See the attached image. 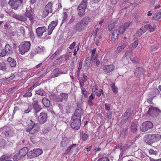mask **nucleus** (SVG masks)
I'll use <instances>...</instances> for the list:
<instances>
[{"label":"nucleus","instance_id":"1","mask_svg":"<svg viewBox=\"0 0 161 161\" xmlns=\"http://www.w3.org/2000/svg\"><path fill=\"white\" fill-rule=\"evenodd\" d=\"M81 116V111L80 109H77L74 114L72 116L70 121L71 127L75 130L79 129L81 125L80 118Z\"/></svg>","mask_w":161,"mask_h":161},{"label":"nucleus","instance_id":"2","mask_svg":"<svg viewBox=\"0 0 161 161\" xmlns=\"http://www.w3.org/2000/svg\"><path fill=\"white\" fill-rule=\"evenodd\" d=\"M39 127L37 123L32 119L30 120L25 127V130L30 134H34L37 133L39 130Z\"/></svg>","mask_w":161,"mask_h":161},{"label":"nucleus","instance_id":"3","mask_svg":"<svg viewBox=\"0 0 161 161\" xmlns=\"http://www.w3.org/2000/svg\"><path fill=\"white\" fill-rule=\"evenodd\" d=\"M145 142L148 144L151 145L153 143L157 142L161 139V136L159 134H148L145 137Z\"/></svg>","mask_w":161,"mask_h":161},{"label":"nucleus","instance_id":"4","mask_svg":"<svg viewBox=\"0 0 161 161\" xmlns=\"http://www.w3.org/2000/svg\"><path fill=\"white\" fill-rule=\"evenodd\" d=\"M31 46V42L29 41L22 42L18 47L19 53L21 55L24 54L29 50Z\"/></svg>","mask_w":161,"mask_h":161},{"label":"nucleus","instance_id":"5","mask_svg":"<svg viewBox=\"0 0 161 161\" xmlns=\"http://www.w3.org/2000/svg\"><path fill=\"white\" fill-rule=\"evenodd\" d=\"M146 115L153 117H157L158 116L161 117V112L157 108L151 106L147 112Z\"/></svg>","mask_w":161,"mask_h":161},{"label":"nucleus","instance_id":"6","mask_svg":"<svg viewBox=\"0 0 161 161\" xmlns=\"http://www.w3.org/2000/svg\"><path fill=\"white\" fill-rule=\"evenodd\" d=\"M87 0H82V2L78 7V15L82 16L85 14V10L87 7Z\"/></svg>","mask_w":161,"mask_h":161},{"label":"nucleus","instance_id":"7","mask_svg":"<svg viewBox=\"0 0 161 161\" xmlns=\"http://www.w3.org/2000/svg\"><path fill=\"white\" fill-rule=\"evenodd\" d=\"M153 127V123L150 121H146L143 122L141 128V130L143 132H145Z\"/></svg>","mask_w":161,"mask_h":161},{"label":"nucleus","instance_id":"8","mask_svg":"<svg viewBox=\"0 0 161 161\" xmlns=\"http://www.w3.org/2000/svg\"><path fill=\"white\" fill-rule=\"evenodd\" d=\"M8 4L11 6V8L17 10L21 3L20 1L14 0H10Z\"/></svg>","mask_w":161,"mask_h":161},{"label":"nucleus","instance_id":"9","mask_svg":"<svg viewBox=\"0 0 161 161\" xmlns=\"http://www.w3.org/2000/svg\"><path fill=\"white\" fill-rule=\"evenodd\" d=\"M26 17L28 18L31 21L33 20L34 13L31 6H27L26 8V12L25 13Z\"/></svg>","mask_w":161,"mask_h":161},{"label":"nucleus","instance_id":"10","mask_svg":"<svg viewBox=\"0 0 161 161\" xmlns=\"http://www.w3.org/2000/svg\"><path fill=\"white\" fill-rule=\"evenodd\" d=\"M47 119V115L45 113H41L38 117V121L41 124H43L46 121Z\"/></svg>","mask_w":161,"mask_h":161},{"label":"nucleus","instance_id":"11","mask_svg":"<svg viewBox=\"0 0 161 161\" xmlns=\"http://www.w3.org/2000/svg\"><path fill=\"white\" fill-rule=\"evenodd\" d=\"M115 67L113 64H109L104 66L103 68V71L105 73H109L114 70Z\"/></svg>","mask_w":161,"mask_h":161},{"label":"nucleus","instance_id":"12","mask_svg":"<svg viewBox=\"0 0 161 161\" xmlns=\"http://www.w3.org/2000/svg\"><path fill=\"white\" fill-rule=\"evenodd\" d=\"M47 31V28L45 26L39 27L36 28V30L37 36L40 37L42 36L43 34L46 32Z\"/></svg>","mask_w":161,"mask_h":161},{"label":"nucleus","instance_id":"13","mask_svg":"<svg viewBox=\"0 0 161 161\" xmlns=\"http://www.w3.org/2000/svg\"><path fill=\"white\" fill-rule=\"evenodd\" d=\"M43 151L40 148L36 149L31 151V154L32 157H36L42 154Z\"/></svg>","mask_w":161,"mask_h":161},{"label":"nucleus","instance_id":"14","mask_svg":"<svg viewBox=\"0 0 161 161\" xmlns=\"http://www.w3.org/2000/svg\"><path fill=\"white\" fill-rule=\"evenodd\" d=\"M144 73V69L141 68H136L134 72L135 76L137 77H139Z\"/></svg>","mask_w":161,"mask_h":161},{"label":"nucleus","instance_id":"15","mask_svg":"<svg viewBox=\"0 0 161 161\" xmlns=\"http://www.w3.org/2000/svg\"><path fill=\"white\" fill-rule=\"evenodd\" d=\"M32 105L36 113H37L41 110V106L38 104V101H34L32 103Z\"/></svg>","mask_w":161,"mask_h":161},{"label":"nucleus","instance_id":"16","mask_svg":"<svg viewBox=\"0 0 161 161\" xmlns=\"http://www.w3.org/2000/svg\"><path fill=\"white\" fill-rule=\"evenodd\" d=\"M13 17L18 20L22 21H25L27 19L26 16H22L21 15H18L16 14H14L13 15Z\"/></svg>","mask_w":161,"mask_h":161},{"label":"nucleus","instance_id":"17","mask_svg":"<svg viewBox=\"0 0 161 161\" xmlns=\"http://www.w3.org/2000/svg\"><path fill=\"white\" fill-rule=\"evenodd\" d=\"M119 32L117 30H114L111 36V39L112 41H114L117 39L119 36Z\"/></svg>","mask_w":161,"mask_h":161},{"label":"nucleus","instance_id":"18","mask_svg":"<svg viewBox=\"0 0 161 161\" xmlns=\"http://www.w3.org/2000/svg\"><path fill=\"white\" fill-rule=\"evenodd\" d=\"M28 151V149L27 147H25L21 149L19 151V155L21 157H23L25 156Z\"/></svg>","mask_w":161,"mask_h":161},{"label":"nucleus","instance_id":"19","mask_svg":"<svg viewBox=\"0 0 161 161\" xmlns=\"http://www.w3.org/2000/svg\"><path fill=\"white\" fill-rule=\"evenodd\" d=\"M144 28L147 30H149V31L151 32L155 30L156 26L154 25L147 24L145 25Z\"/></svg>","mask_w":161,"mask_h":161},{"label":"nucleus","instance_id":"20","mask_svg":"<svg viewBox=\"0 0 161 161\" xmlns=\"http://www.w3.org/2000/svg\"><path fill=\"white\" fill-rule=\"evenodd\" d=\"M75 29L78 31H81L84 29L80 22L77 23L75 26Z\"/></svg>","mask_w":161,"mask_h":161},{"label":"nucleus","instance_id":"21","mask_svg":"<svg viewBox=\"0 0 161 161\" xmlns=\"http://www.w3.org/2000/svg\"><path fill=\"white\" fill-rule=\"evenodd\" d=\"M7 61L9 63L10 66L12 67H14L16 64V61L15 60L10 57H9L7 59Z\"/></svg>","mask_w":161,"mask_h":161},{"label":"nucleus","instance_id":"22","mask_svg":"<svg viewBox=\"0 0 161 161\" xmlns=\"http://www.w3.org/2000/svg\"><path fill=\"white\" fill-rule=\"evenodd\" d=\"M126 43L125 42L122 43L121 45L117 47V50L118 52L122 51L126 46Z\"/></svg>","mask_w":161,"mask_h":161},{"label":"nucleus","instance_id":"23","mask_svg":"<svg viewBox=\"0 0 161 161\" xmlns=\"http://www.w3.org/2000/svg\"><path fill=\"white\" fill-rule=\"evenodd\" d=\"M42 103L46 107H49L50 105V101L47 98H43L42 99Z\"/></svg>","mask_w":161,"mask_h":161},{"label":"nucleus","instance_id":"24","mask_svg":"<svg viewBox=\"0 0 161 161\" xmlns=\"http://www.w3.org/2000/svg\"><path fill=\"white\" fill-rule=\"evenodd\" d=\"M4 50L8 54H10L12 53V47L8 44L5 45Z\"/></svg>","mask_w":161,"mask_h":161},{"label":"nucleus","instance_id":"25","mask_svg":"<svg viewBox=\"0 0 161 161\" xmlns=\"http://www.w3.org/2000/svg\"><path fill=\"white\" fill-rule=\"evenodd\" d=\"M53 3L51 2H49L46 5L45 8L46 9L49 10L51 13L52 12Z\"/></svg>","mask_w":161,"mask_h":161},{"label":"nucleus","instance_id":"26","mask_svg":"<svg viewBox=\"0 0 161 161\" xmlns=\"http://www.w3.org/2000/svg\"><path fill=\"white\" fill-rule=\"evenodd\" d=\"M81 21L87 26L90 22V18L88 17H86L83 18Z\"/></svg>","mask_w":161,"mask_h":161},{"label":"nucleus","instance_id":"27","mask_svg":"<svg viewBox=\"0 0 161 161\" xmlns=\"http://www.w3.org/2000/svg\"><path fill=\"white\" fill-rule=\"evenodd\" d=\"M60 97L61 98L62 100L66 101L68 97V94L67 93H62L60 94Z\"/></svg>","mask_w":161,"mask_h":161},{"label":"nucleus","instance_id":"28","mask_svg":"<svg viewBox=\"0 0 161 161\" xmlns=\"http://www.w3.org/2000/svg\"><path fill=\"white\" fill-rule=\"evenodd\" d=\"M110 86L112 89L113 92L114 93H117L118 92V88L115 86L114 83H112L110 85Z\"/></svg>","mask_w":161,"mask_h":161},{"label":"nucleus","instance_id":"29","mask_svg":"<svg viewBox=\"0 0 161 161\" xmlns=\"http://www.w3.org/2000/svg\"><path fill=\"white\" fill-rule=\"evenodd\" d=\"M80 137L83 141H86L87 139L88 136L87 134L83 132H80Z\"/></svg>","mask_w":161,"mask_h":161},{"label":"nucleus","instance_id":"30","mask_svg":"<svg viewBox=\"0 0 161 161\" xmlns=\"http://www.w3.org/2000/svg\"><path fill=\"white\" fill-rule=\"evenodd\" d=\"M91 63V60L89 58H87L85 62V67L86 68L88 69L90 66Z\"/></svg>","mask_w":161,"mask_h":161},{"label":"nucleus","instance_id":"31","mask_svg":"<svg viewBox=\"0 0 161 161\" xmlns=\"http://www.w3.org/2000/svg\"><path fill=\"white\" fill-rule=\"evenodd\" d=\"M132 52L131 51L128 50L126 52L125 54L123 56V57L124 58L125 57L131 58L132 56Z\"/></svg>","mask_w":161,"mask_h":161},{"label":"nucleus","instance_id":"32","mask_svg":"<svg viewBox=\"0 0 161 161\" xmlns=\"http://www.w3.org/2000/svg\"><path fill=\"white\" fill-rule=\"evenodd\" d=\"M131 143L130 142H128L127 144H126L125 146H121V151L122 152H123L126 149H127V148L131 145Z\"/></svg>","mask_w":161,"mask_h":161},{"label":"nucleus","instance_id":"33","mask_svg":"<svg viewBox=\"0 0 161 161\" xmlns=\"http://www.w3.org/2000/svg\"><path fill=\"white\" fill-rule=\"evenodd\" d=\"M145 32V31L143 30V28L142 27L137 31L136 33V35L137 36H140Z\"/></svg>","mask_w":161,"mask_h":161},{"label":"nucleus","instance_id":"34","mask_svg":"<svg viewBox=\"0 0 161 161\" xmlns=\"http://www.w3.org/2000/svg\"><path fill=\"white\" fill-rule=\"evenodd\" d=\"M145 156V153L141 150H139L138 156L139 158H144Z\"/></svg>","mask_w":161,"mask_h":161},{"label":"nucleus","instance_id":"35","mask_svg":"<svg viewBox=\"0 0 161 161\" xmlns=\"http://www.w3.org/2000/svg\"><path fill=\"white\" fill-rule=\"evenodd\" d=\"M44 48L43 47H38L36 49V52H37V53H42L43 52Z\"/></svg>","mask_w":161,"mask_h":161},{"label":"nucleus","instance_id":"36","mask_svg":"<svg viewBox=\"0 0 161 161\" xmlns=\"http://www.w3.org/2000/svg\"><path fill=\"white\" fill-rule=\"evenodd\" d=\"M6 69V67L5 63L3 62L0 63V70L5 71Z\"/></svg>","mask_w":161,"mask_h":161},{"label":"nucleus","instance_id":"37","mask_svg":"<svg viewBox=\"0 0 161 161\" xmlns=\"http://www.w3.org/2000/svg\"><path fill=\"white\" fill-rule=\"evenodd\" d=\"M70 55L69 54L67 53L66 54L64 55H63L58 58V59L60 60L61 59H62V58H64L65 59V60H67L69 59V57H70Z\"/></svg>","mask_w":161,"mask_h":161},{"label":"nucleus","instance_id":"38","mask_svg":"<svg viewBox=\"0 0 161 161\" xmlns=\"http://www.w3.org/2000/svg\"><path fill=\"white\" fill-rule=\"evenodd\" d=\"M137 130V126L136 123H132L131 126V130L133 132H135Z\"/></svg>","mask_w":161,"mask_h":161},{"label":"nucleus","instance_id":"39","mask_svg":"<svg viewBox=\"0 0 161 161\" xmlns=\"http://www.w3.org/2000/svg\"><path fill=\"white\" fill-rule=\"evenodd\" d=\"M58 20H56L54 21H52L51 22V24H49V25L50 26L52 27L54 29L58 24Z\"/></svg>","mask_w":161,"mask_h":161},{"label":"nucleus","instance_id":"40","mask_svg":"<svg viewBox=\"0 0 161 161\" xmlns=\"http://www.w3.org/2000/svg\"><path fill=\"white\" fill-rule=\"evenodd\" d=\"M115 24L114 21H111L110 23L108 25V30L111 31L114 28Z\"/></svg>","mask_w":161,"mask_h":161},{"label":"nucleus","instance_id":"41","mask_svg":"<svg viewBox=\"0 0 161 161\" xmlns=\"http://www.w3.org/2000/svg\"><path fill=\"white\" fill-rule=\"evenodd\" d=\"M138 44V41L137 39L135 40L132 43H131V48H135L137 46Z\"/></svg>","mask_w":161,"mask_h":161},{"label":"nucleus","instance_id":"42","mask_svg":"<svg viewBox=\"0 0 161 161\" xmlns=\"http://www.w3.org/2000/svg\"><path fill=\"white\" fill-rule=\"evenodd\" d=\"M161 18V13L155 14L153 16V19L155 20H158Z\"/></svg>","mask_w":161,"mask_h":161},{"label":"nucleus","instance_id":"43","mask_svg":"<svg viewBox=\"0 0 161 161\" xmlns=\"http://www.w3.org/2000/svg\"><path fill=\"white\" fill-rule=\"evenodd\" d=\"M63 19L62 20V23L65 22L67 19L68 15L66 12H64L62 14Z\"/></svg>","mask_w":161,"mask_h":161},{"label":"nucleus","instance_id":"44","mask_svg":"<svg viewBox=\"0 0 161 161\" xmlns=\"http://www.w3.org/2000/svg\"><path fill=\"white\" fill-rule=\"evenodd\" d=\"M50 13H51L49 12V10L48 11L44 8L42 12V16L43 17H45L47 16Z\"/></svg>","mask_w":161,"mask_h":161},{"label":"nucleus","instance_id":"45","mask_svg":"<svg viewBox=\"0 0 161 161\" xmlns=\"http://www.w3.org/2000/svg\"><path fill=\"white\" fill-rule=\"evenodd\" d=\"M149 153L150 154L157 155L158 152L156 150H154L153 149H150L149 150Z\"/></svg>","mask_w":161,"mask_h":161},{"label":"nucleus","instance_id":"46","mask_svg":"<svg viewBox=\"0 0 161 161\" xmlns=\"http://www.w3.org/2000/svg\"><path fill=\"white\" fill-rule=\"evenodd\" d=\"M21 157L19 155V154H16L14 156L13 159L14 161H17L19 160Z\"/></svg>","mask_w":161,"mask_h":161},{"label":"nucleus","instance_id":"47","mask_svg":"<svg viewBox=\"0 0 161 161\" xmlns=\"http://www.w3.org/2000/svg\"><path fill=\"white\" fill-rule=\"evenodd\" d=\"M82 93L83 94L84 96L86 97L87 96V92L86 91L85 88L82 87L81 88Z\"/></svg>","mask_w":161,"mask_h":161},{"label":"nucleus","instance_id":"48","mask_svg":"<svg viewBox=\"0 0 161 161\" xmlns=\"http://www.w3.org/2000/svg\"><path fill=\"white\" fill-rule=\"evenodd\" d=\"M7 53L4 49H1L0 52V56L2 57L5 56Z\"/></svg>","mask_w":161,"mask_h":161},{"label":"nucleus","instance_id":"49","mask_svg":"<svg viewBox=\"0 0 161 161\" xmlns=\"http://www.w3.org/2000/svg\"><path fill=\"white\" fill-rule=\"evenodd\" d=\"M96 48H95L92 50V58L95 59L96 58V57L95 56V54L96 52Z\"/></svg>","mask_w":161,"mask_h":161},{"label":"nucleus","instance_id":"50","mask_svg":"<svg viewBox=\"0 0 161 161\" xmlns=\"http://www.w3.org/2000/svg\"><path fill=\"white\" fill-rule=\"evenodd\" d=\"M54 28L48 25L47 31H48V35H51L52 33L53 30H54Z\"/></svg>","mask_w":161,"mask_h":161},{"label":"nucleus","instance_id":"51","mask_svg":"<svg viewBox=\"0 0 161 161\" xmlns=\"http://www.w3.org/2000/svg\"><path fill=\"white\" fill-rule=\"evenodd\" d=\"M125 28V27L123 25H122L120 27V28H119V30L118 31L119 32V33H123V32L125 31V29H126V28Z\"/></svg>","mask_w":161,"mask_h":161},{"label":"nucleus","instance_id":"52","mask_svg":"<svg viewBox=\"0 0 161 161\" xmlns=\"http://www.w3.org/2000/svg\"><path fill=\"white\" fill-rule=\"evenodd\" d=\"M76 146V144H73L72 145L70 146L66 150V152L68 153L69 152V151L71 150V149L73 147H75Z\"/></svg>","mask_w":161,"mask_h":161},{"label":"nucleus","instance_id":"53","mask_svg":"<svg viewBox=\"0 0 161 161\" xmlns=\"http://www.w3.org/2000/svg\"><path fill=\"white\" fill-rule=\"evenodd\" d=\"M36 93L37 94L40 95L42 96H43L44 95V91L43 90H40L36 91Z\"/></svg>","mask_w":161,"mask_h":161},{"label":"nucleus","instance_id":"54","mask_svg":"<svg viewBox=\"0 0 161 161\" xmlns=\"http://www.w3.org/2000/svg\"><path fill=\"white\" fill-rule=\"evenodd\" d=\"M98 90L97 86L96 85H94L93 86L92 88V91L94 93H96L97 91Z\"/></svg>","mask_w":161,"mask_h":161},{"label":"nucleus","instance_id":"55","mask_svg":"<svg viewBox=\"0 0 161 161\" xmlns=\"http://www.w3.org/2000/svg\"><path fill=\"white\" fill-rule=\"evenodd\" d=\"M130 113L127 110L125 113L124 119H127L130 116Z\"/></svg>","mask_w":161,"mask_h":161},{"label":"nucleus","instance_id":"56","mask_svg":"<svg viewBox=\"0 0 161 161\" xmlns=\"http://www.w3.org/2000/svg\"><path fill=\"white\" fill-rule=\"evenodd\" d=\"M98 161H109V159L107 157H103L99 159Z\"/></svg>","mask_w":161,"mask_h":161},{"label":"nucleus","instance_id":"57","mask_svg":"<svg viewBox=\"0 0 161 161\" xmlns=\"http://www.w3.org/2000/svg\"><path fill=\"white\" fill-rule=\"evenodd\" d=\"M32 109V108L31 106H29L28 108L26 110H24V113L25 114H27L29 113L30 112H31V110Z\"/></svg>","mask_w":161,"mask_h":161},{"label":"nucleus","instance_id":"58","mask_svg":"<svg viewBox=\"0 0 161 161\" xmlns=\"http://www.w3.org/2000/svg\"><path fill=\"white\" fill-rule=\"evenodd\" d=\"M98 30V28H97L93 32L92 36L94 37V38H95L97 36Z\"/></svg>","mask_w":161,"mask_h":161},{"label":"nucleus","instance_id":"59","mask_svg":"<svg viewBox=\"0 0 161 161\" xmlns=\"http://www.w3.org/2000/svg\"><path fill=\"white\" fill-rule=\"evenodd\" d=\"M83 78L80 79L82 81H83L84 82H86L87 80V77L86 75L84 74H83Z\"/></svg>","mask_w":161,"mask_h":161},{"label":"nucleus","instance_id":"60","mask_svg":"<svg viewBox=\"0 0 161 161\" xmlns=\"http://www.w3.org/2000/svg\"><path fill=\"white\" fill-rule=\"evenodd\" d=\"M101 95L104 96L103 92L102 89H100L99 90V93L97 94V96L98 97H99Z\"/></svg>","mask_w":161,"mask_h":161},{"label":"nucleus","instance_id":"61","mask_svg":"<svg viewBox=\"0 0 161 161\" xmlns=\"http://www.w3.org/2000/svg\"><path fill=\"white\" fill-rule=\"evenodd\" d=\"M32 93L30 92H28L25 94L24 95V97H30L32 96Z\"/></svg>","mask_w":161,"mask_h":161},{"label":"nucleus","instance_id":"62","mask_svg":"<svg viewBox=\"0 0 161 161\" xmlns=\"http://www.w3.org/2000/svg\"><path fill=\"white\" fill-rule=\"evenodd\" d=\"M75 42H73L72 44H71L69 46V48L70 49H73L74 48L75 46Z\"/></svg>","mask_w":161,"mask_h":161},{"label":"nucleus","instance_id":"63","mask_svg":"<svg viewBox=\"0 0 161 161\" xmlns=\"http://www.w3.org/2000/svg\"><path fill=\"white\" fill-rule=\"evenodd\" d=\"M2 143H0V147L3 148H4L5 147V143L4 141L3 140L1 142Z\"/></svg>","mask_w":161,"mask_h":161},{"label":"nucleus","instance_id":"64","mask_svg":"<svg viewBox=\"0 0 161 161\" xmlns=\"http://www.w3.org/2000/svg\"><path fill=\"white\" fill-rule=\"evenodd\" d=\"M58 52L56 51L54 54H53V55L50 58L51 59H53L56 56V55L58 54Z\"/></svg>","mask_w":161,"mask_h":161}]
</instances>
